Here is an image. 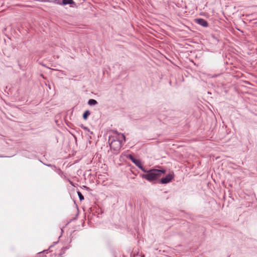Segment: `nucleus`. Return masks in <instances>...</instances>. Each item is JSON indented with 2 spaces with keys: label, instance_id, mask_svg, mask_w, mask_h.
Instances as JSON below:
<instances>
[{
  "label": "nucleus",
  "instance_id": "1",
  "mask_svg": "<svg viewBox=\"0 0 257 257\" xmlns=\"http://www.w3.org/2000/svg\"><path fill=\"white\" fill-rule=\"evenodd\" d=\"M166 171L165 169H152L149 170L146 169V174L141 175L142 178L145 179L147 181L152 182L156 181L159 178L162 174L166 173Z\"/></svg>",
  "mask_w": 257,
  "mask_h": 257
},
{
  "label": "nucleus",
  "instance_id": "2",
  "mask_svg": "<svg viewBox=\"0 0 257 257\" xmlns=\"http://www.w3.org/2000/svg\"><path fill=\"white\" fill-rule=\"evenodd\" d=\"M127 158L131 160L138 168L141 169L142 171H146L145 168L144 167L143 165H142L140 160L136 159L132 155H128L127 156Z\"/></svg>",
  "mask_w": 257,
  "mask_h": 257
},
{
  "label": "nucleus",
  "instance_id": "3",
  "mask_svg": "<svg viewBox=\"0 0 257 257\" xmlns=\"http://www.w3.org/2000/svg\"><path fill=\"white\" fill-rule=\"evenodd\" d=\"M174 177V174L173 172L170 173L167 175L165 177L161 178L160 183L161 184H167L170 182Z\"/></svg>",
  "mask_w": 257,
  "mask_h": 257
},
{
  "label": "nucleus",
  "instance_id": "4",
  "mask_svg": "<svg viewBox=\"0 0 257 257\" xmlns=\"http://www.w3.org/2000/svg\"><path fill=\"white\" fill-rule=\"evenodd\" d=\"M110 147L111 149L117 151H119L121 148V143L118 141H112L109 144Z\"/></svg>",
  "mask_w": 257,
  "mask_h": 257
},
{
  "label": "nucleus",
  "instance_id": "5",
  "mask_svg": "<svg viewBox=\"0 0 257 257\" xmlns=\"http://www.w3.org/2000/svg\"><path fill=\"white\" fill-rule=\"evenodd\" d=\"M195 22L198 25L207 28L208 27V23L207 21L202 18L195 19Z\"/></svg>",
  "mask_w": 257,
  "mask_h": 257
},
{
  "label": "nucleus",
  "instance_id": "6",
  "mask_svg": "<svg viewBox=\"0 0 257 257\" xmlns=\"http://www.w3.org/2000/svg\"><path fill=\"white\" fill-rule=\"evenodd\" d=\"M47 165L49 167H52L56 171V172L61 176H62V175H63V172L60 168H57L56 166L51 164H48Z\"/></svg>",
  "mask_w": 257,
  "mask_h": 257
},
{
  "label": "nucleus",
  "instance_id": "7",
  "mask_svg": "<svg viewBox=\"0 0 257 257\" xmlns=\"http://www.w3.org/2000/svg\"><path fill=\"white\" fill-rule=\"evenodd\" d=\"M67 5H70L73 7L72 5L76 6V3L73 1V0H62V5L65 6Z\"/></svg>",
  "mask_w": 257,
  "mask_h": 257
},
{
  "label": "nucleus",
  "instance_id": "8",
  "mask_svg": "<svg viewBox=\"0 0 257 257\" xmlns=\"http://www.w3.org/2000/svg\"><path fill=\"white\" fill-rule=\"evenodd\" d=\"M90 114V112L89 110H87L85 111V112L83 114V118L84 120H87Z\"/></svg>",
  "mask_w": 257,
  "mask_h": 257
},
{
  "label": "nucleus",
  "instance_id": "9",
  "mask_svg": "<svg viewBox=\"0 0 257 257\" xmlns=\"http://www.w3.org/2000/svg\"><path fill=\"white\" fill-rule=\"evenodd\" d=\"M88 104L89 105H95L98 103L97 101L94 99H90L87 102Z\"/></svg>",
  "mask_w": 257,
  "mask_h": 257
},
{
  "label": "nucleus",
  "instance_id": "10",
  "mask_svg": "<svg viewBox=\"0 0 257 257\" xmlns=\"http://www.w3.org/2000/svg\"><path fill=\"white\" fill-rule=\"evenodd\" d=\"M77 194L78 195L80 201H82L84 199L83 195L80 191H77Z\"/></svg>",
  "mask_w": 257,
  "mask_h": 257
},
{
  "label": "nucleus",
  "instance_id": "11",
  "mask_svg": "<svg viewBox=\"0 0 257 257\" xmlns=\"http://www.w3.org/2000/svg\"><path fill=\"white\" fill-rule=\"evenodd\" d=\"M62 0H54V2L55 4L62 5Z\"/></svg>",
  "mask_w": 257,
  "mask_h": 257
},
{
  "label": "nucleus",
  "instance_id": "12",
  "mask_svg": "<svg viewBox=\"0 0 257 257\" xmlns=\"http://www.w3.org/2000/svg\"><path fill=\"white\" fill-rule=\"evenodd\" d=\"M37 257H44L43 252L38 253Z\"/></svg>",
  "mask_w": 257,
  "mask_h": 257
},
{
  "label": "nucleus",
  "instance_id": "13",
  "mask_svg": "<svg viewBox=\"0 0 257 257\" xmlns=\"http://www.w3.org/2000/svg\"><path fill=\"white\" fill-rule=\"evenodd\" d=\"M83 129H84V130H86V131H88V132H89V131H89V129L87 126H85V127H83Z\"/></svg>",
  "mask_w": 257,
  "mask_h": 257
},
{
  "label": "nucleus",
  "instance_id": "14",
  "mask_svg": "<svg viewBox=\"0 0 257 257\" xmlns=\"http://www.w3.org/2000/svg\"><path fill=\"white\" fill-rule=\"evenodd\" d=\"M83 187H84L86 190H90L89 188V187H87V186H83Z\"/></svg>",
  "mask_w": 257,
  "mask_h": 257
},
{
  "label": "nucleus",
  "instance_id": "15",
  "mask_svg": "<svg viewBox=\"0 0 257 257\" xmlns=\"http://www.w3.org/2000/svg\"><path fill=\"white\" fill-rule=\"evenodd\" d=\"M121 136H122V138H123V139L125 141V136L123 134H122Z\"/></svg>",
  "mask_w": 257,
  "mask_h": 257
},
{
  "label": "nucleus",
  "instance_id": "16",
  "mask_svg": "<svg viewBox=\"0 0 257 257\" xmlns=\"http://www.w3.org/2000/svg\"><path fill=\"white\" fill-rule=\"evenodd\" d=\"M45 252L47 253L48 252V250H44L43 251V252Z\"/></svg>",
  "mask_w": 257,
  "mask_h": 257
},
{
  "label": "nucleus",
  "instance_id": "17",
  "mask_svg": "<svg viewBox=\"0 0 257 257\" xmlns=\"http://www.w3.org/2000/svg\"><path fill=\"white\" fill-rule=\"evenodd\" d=\"M85 127V126H83V125H81V127H82V128H83V127Z\"/></svg>",
  "mask_w": 257,
  "mask_h": 257
}]
</instances>
